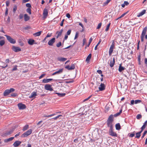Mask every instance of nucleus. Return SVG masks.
I'll list each match as a JSON object with an SVG mask.
<instances>
[{
	"label": "nucleus",
	"instance_id": "nucleus-57",
	"mask_svg": "<svg viewBox=\"0 0 147 147\" xmlns=\"http://www.w3.org/2000/svg\"><path fill=\"white\" fill-rule=\"evenodd\" d=\"M10 92H13L15 91V89L13 88H11L9 90Z\"/></svg>",
	"mask_w": 147,
	"mask_h": 147
},
{
	"label": "nucleus",
	"instance_id": "nucleus-3",
	"mask_svg": "<svg viewBox=\"0 0 147 147\" xmlns=\"http://www.w3.org/2000/svg\"><path fill=\"white\" fill-rule=\"evenodd\" d=\"M6 37L7 40L11 43L15 44L16 42L15 39L12 38L10 36L7 35H5Z\"/></svg>",
	"mask_w": 147,
	"mask_h": 147
},
{
	"label": "nucleus",
	"instance_id": "nucleus-58",
	"mask_svg": "<svg viewBox=\"0 0 147 147\" xmlns=\"http://www.w3.org/2000/svg\"><path fill=\"white\" fill-rule=\"evenodd\" d=\"M86 39L85 38H84L83 39V46H84L86 43Z\"/></svg>",
	"mask_w": 147,
	"mask_h": 147
},
{
	"label": "nucleus",
	"instance_id": "nucleus-22",
	"mask_svg": "<svg viewBox=\"0 0 147 147\" xmlns=\"http://www.w3.org/2000/svg\"><path fill=\"white\" fill-rule=\"evenodd\" d=\"M115 63V59L113 58V60L111 61L110 63V66L111 67H112L113 66Z\"/></svg>",
	"mask_w": 147,
	"mask_h": 147
},
{
	"label": "nucleus",
	"instance_id": "nucleus-53",
	"mask_svg": "<svg viewBox=\"0 0 147 147\" xmlns=\"http://www.w3.org/2000/svg\"><path fill=\"white\" fill-rule=\"evenodd\" d=\"M8 8L7 7L6 8V11L5 13V16H6L8 14Z\"/></svg>",
	"mask_w": 147,
	"mask_h": 147
},
{
	"label": "nucleus",
	"instance_id": "nucleus-38",
	"mask_svg": "<svg viewBox=\"0 0 147 147\" xmlns=\"http://www.w3.org/2000/svg\"><path fill=\"white\" fill-rule=\"evenodd\" d=\"M92 40H93V39L92 37H91L90 38L88 44V45H87V47H89V46L91 43V42L92 41Z\"/></svg>",
	"mask_w": 147,
	"mask_h": 147
},
{
	"label": "nucleus",
	"instance_id": "nucleus-31",
	"mask_svg": "<svg viewBox=\"0 0 147 147\" xmlns=\"http://www.w3.org/2000/svg\"><path fill=\"white\" fill-rule=\"evenodd\" d=\"M115 127L116 129L119 130L121 129V126L119 123H117L116 124Z\"/></svg>",
	"mask_w": 147,
	"mask_h": 147
},
{
	"label": "nucleus",
	"instance_id": "nucleus-49",
	"mask_svg": "<svg viewBox=\"0 0 147 147\" xmlns=\"http://www.w3.org/2000/svg\"><path fill=\"white\" fill-rule=\"evenodd\" d=\"M110 2V1H109L108 0H107L105 2L103 3V5L105 6L106 5H107Z\"/></svg>",
	"mask_w": 147,
	"mask_h": 147
},
{
	"label": "nucleus",
	"instance_id": "nucleus-41",
	"mask_svg": "<svg viewBox=\"0 0 147 147\" xmlns=\"http://www.w3.org/2000/svg\"><path fill=\"white\" fill-rule=\"evenodd\" d=\"M142 115L141 114H138L136 116V118L138 119H140L142 118Z\"/></svg>",
	"mask_w": 147,
	"mask_h": 147
},
{
	"label": "nucleus",
	"instance_id": "nucleus-32",
	"mask_svg": "<svg viewBox=\"0 0 147 147\" xmlns=\"http://www.w3.org/2000/svg\"><path fill=\"white\" fill-rule=\"evenodd\" d=\"M34 42V40L33 39H30L28 41V44L31 45H32L33 44Z\"/></svg>",
	"mask_w": 147,
	"mask_h": 147
},
{
	"label": "nucleus",
	"instance_id": "nucleus-48",
	"mask_svg": "<svg viewBox=\"0 0 147 147\" xmlns=\"http://www.w3.org/2000/svg\"><path fill=\"white\" fill-rule=\"evenodd\" d=\"M110 2V1H109L108 0H107L105 2L103 3V5L105 6L106 5H107Z\"/></svg>",
	"mask_w": 147,
	"mask_h": 147
},
{
	"label": "nucleus",
	"instance_id": "nucleus-8",
	"mask_svg": "<svg viewBox=\"0 0 147 147\" xmlns=\"http://www.w3.org/2000/svg\"><path fill=\"white\" fill-rule=\"evenodd\" d=\"M18 106L19 109L20 110L24 109L26 108V106L25 105L21 103H19L18 104Z\"/></svg>",
	"mask_w": 147,
	"mask_h": 147
},
{
	"label": "nucleus",
	"instance_id": "nucleus-21",
	"mask_svg": "<svg viewBox=\"0 0 147 147\" xmlns=\"http://www.w3.org/2000/svg\"><path fill=\"white\" fill-rule=\"evenodd\" d=\"M57 59L59 61L64 62L67 60V59L64 57H59L57 58Z\"/></svg>",
	"mask_w": 147,
	"mask_h": 147
},
{
	"label": "nucleus",
	"instance_id": "nucleus-37",
	"mask_svg": "<svg viewBox=\"0 0 147 147\" xmlns=\"http://www.w3.org/2000/svg\"><path fill=\"white\" fill-rule=\"evenodd\" d=\"M26 12L30 15L31 14V9L30 8H28L26 9Z\"/></svg>",
	"mask_w": 147,
	"mask_h": 147
},
{
	"label": "nucleus",
	"instance_id": "nucleus-2",
	"mask_svg": "<svg viewBox=\"0 0 147 147\" xmlns=\"http://www.w3.org/2000/svg\"><path fill=\"white\" fill-rule=\"evenodd\" d=\"M115 43L114 40L112 41V44L111 45L109 51V54L110 55H111L112 53L114 48L115 46Z\"/></svg>",
	"mask_w": 147,
	"mask_h": 147
},
{
	"label": "nucleus",
	"instance_id": "nucleus-61",
	"mask_svg": "<svg viewBox=\"0 0 147 147\" xmlns=\"http://www.w3.org/2000/svg\"><path fill=\"white\" fill-rule=\"evenodd\" d=\"M17 65L15 66L12 69V71H14L17 70Z\"/></svg>",
	"mask_w": 147,
	"mask_h": 147
},
{
	"label": "nucleus",
	"instance_id": "nucleus-56",
	"mask_svg": "<svg viewBox=\"0 0 147 147\" xmlns=\"http://www.w3.org/2000/svg\"><path fill=\"white\" fill-rule=\"evenodd\" d=\"M64 20H65V19H63L61 21V23L60 24V25L61 26H63V22H64Z\"/></svg>",
	"mask_w": 147,
	"mask_h": 147
},
{
	"label": "nucleus",
	"instance_id": "nucleus-46",
	"mask_svg": "<svg viewBox=\"0 0 147 147\" xmlns=\"http://www.w3.org/2000/svg\"><path fill=\"white\" fill-rule=\"evenodd\" d=\"M141 102V101L140 100H135V104L139 103Z\"/></svg>",
	"mask_w": 147,
	"mask_h": 147
},
{
	"label": "nucleus",
	"instance_id": "nucleus-36",
	"mask_svg": "<svg viewBox=\"0 0 147 147\" xmlns=\"http://www.w3.org/2000/svg\"><path fill=\"white\" fill-rule=\"evenodd\" d=\"M29 127V126L28 125H26L25 126L23 127V128L22 129V130L23 131H25L27 129H28Z\"/></svg>",
	"mask_w": 147,
	"mask_h": 147
},
{
	"label": "nucleus",
	"instance_id": "nucleus-45",
	"mask_svg": "<svg viewBox=\"0 0 147 147\" xmlns=\"http://www.w3.org/2000/svg\"><path fill=\"white\" fill-rule=\"evenodd\" d=\"M62 45V43L61 42H59L58 43H57L56 44V46L57 47H60Z\"/></svg>",
	"mask_w": 147,
	"mask_h": 147
},
{
	"label": "nucleus",
	"instance_id": "nucleus-55",
	"mask_svg": "<svg viewBox=\"0 0 147 147\" xmlns=\"http://www.w3.org/2000/svg\"><path fill=\"white\" fill-rule=\"evenodd\" d=\"M71 30H69L67 32V35H69L71 33Z\"/></svg>",
	"mask_w": 147,
	"mask_h": 147
},
{
	"label": "nucleus",
	"instance_id": "nucleus-63",
	"mask_svg": "<svg viewBox=\"0 0 147 147\" xmlns=\"http://www.w3.org/2000/svg\"><path fill=\"white\" fill-rule=\"evenodd\" d=\"M109 107H107V106H106L105 107V111H106V112H107L109 110Z\"/></svg>",
	"mask_w": 147,
	"mask_h": 147
},
{
	"label": "nucleus",
	"instance_id": "nucleus-59",
	"mask_svg": "<svg viewBox=\"0 0 147 147\" xmlns=\"http://www.w3.org/2000/svg\"><path fill=\"white\" fill-rule=\"evenodd\" d=\"M17 94L16 93H13L11 94V96L13 97H15L16 96Z\"/></svg>",
	"mask_w": 147,
	"mask_h": 147
},
{
	"label": "nucleus",
	"instance_id": "nucleus-39",
	"mask_svg": "<svg viewBox=\"0 0 147 147\" xmlns=\"http://www.w3.org/2000/svg\"><path fill=\"white\" fill-rule=\"evenodd\" d=\"M5 42L4 40H2L0 41V45L1 46H3L5 44Z\"/></svg>",
	"mask_w": 147,
	"mask_h": 147
},
{
	"label": "nucleus",
	"instance_id": "nucleus-15",
	"mask_svg": "<svg viewBox=\"0 0 147 147\" xmlns=\"http://www.w3.org/2000/svg\"><path fill=\"white\" fill-rule=\"evenodd\" d=\"M21 143V142L19 141H16L13 144V145L14 147L18 146Z\"/></svg>",
	"mask_w": 147,
	"mask_h": 147
},
{
	"label": "nucleus",
	"instance_id": "nucleus-12",
	"mask_svg": "<svg viewBox=\"0 0 147 147\" xmlns=\"http://www.w3.org/2000/svg\"><path fill=\"white\" fill-rule=\"evenodd\" d=\"M55 38H53L51 40H49V41L48 42V44L49 46H53V43L55 42Z\"/></svg>",
	"mask_w": 147,
	"mask_h": 147
},
{
	"label": "nucleus",
	"instance_id": "nucleus-23",
	"mask_svg": "<svg viewBox=\"0 0 147 147\" xmlns=\"http://www.w3.org/2000/svg\"><path fill=\"white\" fill-rule=\"evenodd\" d=\"M125 69V67L121 66V64H119L118 70L119 72H121L122 71Z\"/></svg>",
	"mask_w": 147,
	"mask_h": 147
},
{
	"label": "nucleus",
	"instance_id": "nucleus-40",
	"mask_svg": "<svg viewBox=\"0 0 147 147\" xmlns=\"http://www.w3.org/2000/svg\"><path fill=\"white\" fill-rule=\"evenodd\" d=\"M110 25H111V23H109L107 25V26L106 27V28L105 30L106 31H107L109 30V28L110 26Z\"/></svg>",
	"mask_w": 147,
	"mask_h": 147
},
{
	"label": "nucleus",
	"instance_id": "nucleus-51",
	"mask_svg": "<svg viewBox=\"0 0 147 147\" xmlns=\"http://www.w3.org/2000/svg\"><path fill=\"white\" fill-rule=\"evenodd\" d=\"M102 23H100L98 24V25L97 27V29H99L100 28L101 26Z\"/></svg>",
	"mask_w": 147,
	"mask_h": 147
},
{
	"label": "nucleus",
	"instance_id": "nucleus-9",
	"mask_svg": "<svg viewBox=\"0 0 147 147\" xmlns=\"http://www.w3.org/2000/svg\"><path fill=\"white\" fill-rule=\"evenodd\" d=\"M75 64H72L71 66H70L69 65H67L65 67V69L68 70L74 69L75 68Z\"/></svg>",
	"mask_w": 147,
	"mask_h": 147
},
{
	"label": "nucleus",
	"instance_id": "nucleus-42",
	"mask_svg": "<svg viewBox=\"0 0 147 147\" xmlns=\"http://www.w3.org/2000/svg\"><path fill=\"white\" fill-rule=\"evenodd\" d=\"M24 16L23 15V14L22 13H20V15L19 16V19L21 20L24 17Z\"/></svg>",
	"mask_w": 147,
	"mask_h": 147
},
{
	"label": "nucleus",
	"instance_id": "nucleus-27",
	"mask_svg": "<svg viewBox=\"0 0 147 147\" xmlns=\"http://www.w3.org/2000/svg\"><path fill=\"white\" fill-rule=\"evenodd\" d=\"M42 33V31H40L34 33L33 34V35L35 36H39Z\"/></svg>",
	"mask_w": 147,
	"mask_h": 147
},
{
	"label": "nucleus",
	"instance_id": "nucleus-17",
	"mask_svg": "<svg viewBox=\"0 0 147 147\" xmlns=\"http://www.w3.org/2000/svg\"><path fill=\"white\" fill-rule=\"evenodd\" d=\"M63 30V29H62L60 30L59 31L57 32L56 34H57V36H56V38H58L59 36L61 35Z\"/></svg>",
	"mask_w": 147,
	"mask_h": 147
},
{
	"label": "nucleus",
	"instance_id": "nucleus-14",
	"mask_svg": "<svg viewBox=\"0 0 147 147\" xmlns=\"http://www.w3.org/2000/svg\"><path fill=\"white\" fill-rule=\"evenodd\" d=\"M63 69H62V68L61 69H59V70H58L56 72H55L53 73V74H52V75L54 76V75H55V74H60L63 72Z\"/></svg>",
	"mask_w": 147,
	"mask_h": 147
},
{
	"label": "nucleus",
	"instance_id": "nucleus-62",
	"mask_svg": "<svg viewBox=\"0 0 147 147\" xmlns=\"http://www.w3.org/2000/svg\"><path fill=\"white\" fill-rule=\"evenodd\" d=\"M9 4V1H7L6 3V6L7 7H8Z\"/></svg>",
	"mask_w": 147,
	"mask_h": 147
},
{
	"label": "nucleus",
	"instance_id": "nucleus-25",
	"mask_svg": "<svg viewBox=\"0 0 147 147\" xmlns=\"http://www.w3.org/2000/svg\"><path fill=\"white\" fill-rule=\"evenodd\" d=\"M24 19L25 21H27L29 20L30 17L27 14H25L24 15Z\"/></svg>",
	"mask_w": 147,
	"mask_h": 147
},
{
	"label": "nucleus",
	"instance_id": "nucleus-13",
	"mask_svg": "<svg viewBox=\"0 0 147 147\" xmlns=\"http://www.w3.org/2000/svg\"><path fill=\"white\" fill-rule=\"evenodd\" d=\"M12 50L15 52H18L21 51V49L18 47L13 46L12 48Z\"/></svg>",
	"mask_w": 147,
	"mask_h": 147
},
{
	"label": "nucleus",
	"instance_id": "nucleus-44",
	"mask_svg": "<svg viewBox=\"0 0 147 147\" xmlns=\"http://www.w3.org/2000/svg\"><path fill=\"white\" fill-rule=\"evenodd\" d=\"M147 133V131L146 130V131H145L143 134V135L141 137V138L142 139L143 138L144 136H145V135Z\"/></svg>",
	"mask_w": 147,
	"mask_h": 147
},
{
	"label": "nucleus",
	"instance_id": "nucleus-7",
	"mask_svg": "<svg viewBox=\"0 0 147 147\" xmlns=\"http://www.w3.org/2000/svg\"><path fill=\"white\" fill-rule=\"evenodd\" d=\"M45 88L47 90H49L51 91L53 90L51 86L49 84H46L45 86Z\"/></svg>",
	"mask_w": 147,
	"mask_h": 147
},
{
	"label": "nucleus",
	"instance_id": "nucleus-10",
	"mask_svg": "<svg viewBox=\"0 0 147 147\" xmlns=\"http://www.w3.org/2000/svg\"><path fill=\"white\" fill-rule=\"evenodd\" d=\"M48 11L47 9L45 8L44 9L43 12V18H46L47 17L48 15Z\"/></svg>",
	"mask_w": 147,
	"mask_h": 147
},
{
	"label": "nucleus",
	"instance_id": "nucleus-24",
	"mask_svg": "<svg viewBox=\"0 0 147 147\" xmlns=\"http://www.w3.org/2000/svg\"><path fill=\"white\" fill-rule=\"evenodd\" d=\"M14 138V137H11L9 138L6 139L4 140V142L5 143H7L9 142L12 141Z\"/></svg>",
	"mask_w": 147,
	"mask_h": 147
},
{
	"label": "nucleus",
	"instance_id": "nucleus-4",
	"mask_svg": "<svg viewBox=\"0 0 147 147\" xmlns=\"http://www.w3.org/2000/svg\"><path fill=\"white\" fill-rule=\"evenodd\" d=\"M147 30V27H145L143 29L141 36V40L142 42L144 41V38L146 34Z\"/></svg>",
	"mask_w": 147,
	"mask_h": 147
},
{
	"label": "nucleus",
	"instance_id": "nucleus-16",
	"mask_svg": "<svg viewBox=\"0 0 147 147\" xmlns=\"http://www.w3.org/2000/svg\"><path fill=\"white\" fill-rule=\"evenodd\" d=\"M36 96V92H33L31 93L30 95L29 96V98H34Z\"/></svg>",
	"mask_w": 147,
	"mask_h": 147
},
{
	"label": "nucleus",
	"instance_id": "nucleus-33",
	"mask_svg": "<svg viewBox=\"0 0 147 147\" xmlns=\"http://www.w3.org/2000/svg\"><path fill=\"white\" fill-rule=\"evenodd\" d=\"M55 93L57 94L59 96L61 97L64 96L65 95V93Z\"/></svg>",
	"mask_w": 147,
	"mask_h": 147
},
{
	"label": "nucleus",
	"instance_id": "nucleus-11",
	"mask_svg": "<svg viewBox=\"0 0 147 147\" xmlns=\"http://www.w3.org/2000/svg\"><path fill=\"white\" fill-rule=\"evenodd\" d=\"M105 86L104 84L101 83L98 89L100 91H102L105 89Z\"/></svg>",
	"mask_w": 147,
	"mask_h": 147
},
{
	"label": "nucleus",
	"instance_id": "nucleus-54",
	"mask_svg": "<svg viewBox=\"0 0 147 147\" xmlns=\"http://www.w3.org/2000/svg\"><path fill=\"white\" fill-rule=\"evenodd\" d=\"M46 74H42L39 78V79H41L42 78L44 77V76H45Z\"/></svg>",
	"mask_w": 147,
	"mask_h": 147
},
{
	"label": "nucleus",
	"instance_id": "nucleus-60",
	"mask_svg": "<svg viewBox=\"0 0 147 147\" xmlns=\"http://www.w3.org/2000/svg\"><path fill=\"white\" fill-rule=\"evenodd\" d=\"M97 72L99 74H102V71L100 70H97Z\"/></svg>",
	"mask_w": 147,
	"mask_h": 147
},
{
	"label": "nucleus",
	"instance_id": "nucleus-19",
	"mask_svg": "<svg viewBox=\"0 0 147 147\" xmlns=\"http://www.w3.org/2000/svg\"><path fill=\"white\" fill-rule=\"evenodd\" d=\"M13 132V131L11 130H10L9 131H7L4 134H3V136H6L8 135H9L11 134Z\"/></svg>",
	"mask_w": 147,
	"mask_h": 147
},
{
	"label": "nucleus",
	"instance_id": "nucleus-64",
	"mask_svg": "<svg viewBox=\"0 0 147 147\" xmlns=\"http://www.w3.org/2000/svg\"><path fill=\"white\" fill-rule=\"evenodd\" d=\"M124 3L126 5H128L129 4V3L127 1H124Z\"/></svg>",
	"mask_w": 147,
	"mask_h": 147
},
{
	"label": "nucleus",
	"instance_id": "nucleus-6",
	"mask_svg": "<svg viewBox=\"0 0 147 147\" xmlns=\"http://www.w3.org/2000/svg\"><path fill=\"white\" fill-rule=\"evenodd\" d=\"M113 128L109 129V135L112 136L117 137V135L116 133L113 131Z\"/></svg>",
	"mask_w": 147,
	"mask_h": 147
},
{
	"label": "nucleus",
	"instance_id": "nucleus-30",
	"mask_svg": "<svg viewBox=\"0 0 147 147\" xmlns=\"http://www.w3.org/2000/svg\"><path fill=\"white\" fill-rule=\"evenodd\" d=\"M91 54H90L87 57L86 61L87 62H89V61L91 58Z\"/></svg>",
	"mask_w": 147,
	"mask_h": 147
},
{
	"label": "nucleus",
	"instance_id": "nucleus-50",
	"mask_svg": "<svg viewBox=\"0 0 147 147\" xmlns=\"http://www.w3.org/2000/svg\"><path fill=\"white\" fill-rule=\"evenodd\" d=\"M26 7H28V8H30L31 7V5L29 3H26Z\"/></svg>",
	"mask_w": 147,
	"mask_h": 147
},
{
	"label": "nucleus",
	"instance_id": "nucleus-5",
	"mask_svg": "<svg viewBox=\"0 0 147 147\" xmlns=\"http://www.w3.org/2000/svg\"><path fill=\"white\" fill-rule=\"evenodd\" d=\"M32 130L31 129H29L27 131L24 133L22 135V136L23 137H26L30 135L32 132Z\"/></svg>",
	"mask_w": 147,
	"mask_h": 147
},
{
	"label": "nucleus",
	"instance_id": "nucleus-18",
	"mask_svg": "<svg viewBox=\"0 0 147 147\" xmlns=\"http://www.w3.org/2000/svg\"><path fill=\"white\" fill-rule=\"evenodd\" d=\"M52 79H44L43 80L42 82L44 83H46L49 82L50 81L53 80Z\"/></svg>",
	"mask_w": 147,
	"mask_h": 147
},
{
	"label": "nucleus",
	"instance_id": "nucleus-47",
	"mask_svg": "<svg viewBox=\"0 0 147 147\" xmlns=\"http://www.w3.org/2000/svg\"><path fill=\"white\" fill-rule=\"evenodd\" d=\"M146 126L145 125H143V126L141 127V130L140 131H141L142 132L143 131L144 129L145 128Z\"/></svg>",
	"mask_w": 147,
	"mask_h": 147
},
{
	"label": "nucleus",
	"instance_id": "nucleus-34",
	"mask_svg": "<svg viewBox=\"0 0 147 147\" xmlns=\"http://www.w3.org/2000/svg\"><path fill=\"white\" fill-rule=\"evenodd\" d=\"M122 111V109H121L119 111V112L117 113L116 114L114 115L113 116L115 117H117L120 115V114L121 113Z\"/></svg>",
	"mask_w": 147,
	"mask_h": 147
},
{
	"label": "nucleus",
	"instance_id": "nucleus-26",
	"mask_svg": "<svg viewBox=\"0 0 147 147\" xmlns=\"http://www.w3.org/2000/svg\"><path fill=\"white\" fill-rule=\"evenodd\" d=\"M142 132H141V131H140L137 133L136 134V136L135 137L136 138H139L141 134L142 133Z\"/></svg>",
	"mask_w": 147,
	"mask_h": 147
},
{
	"label": "nucleus",
	"instance_id": "nucleus-52",
	"mask_svg": "<svg viewBox=\"0 0 147 147\" xmlns=\"http://www.w3.org/2000/svg\"><path fill=\"white\" fill-rule=\"evenodd\" d=\"M92 95L89 96L88 98L84 100H83V102H84L85 101L88 100L92 97Z\"/></svg>",
	"mask_w": 147,
	"mask_h": 147
},
{
	"label": "nucleus",
	"instance_id": "nucleus-29",
	"mask_svg": "<svg viewBox=\"0 0 147 147\" xmlns=\"http://www.w3.org/2000/svg\"><path fill=\"white\" fill-rule=\"evenodd\" d=\"M9 93H10L9 89L6 90L4 92L3 94L4 96L7 95Z\"/></svg>",
	"mask_w": 147,
	"mask_h": 147
},
{
	"label": "nucleus",
	"instance_id": "nucleus-35",
	"mask_svg": "<svg viewBox=\"0 0 147 147\" xmlns=\"http://www.w3.org/2000/svg\"><path fill=\"white\" fill-rule=\"evenodd\" d=\"M17 9V6L16 5H14L13 7V11L14 13H15Z\"/></svg>",
	"mask_w": 147,
	"mask_h": 147
},
{
	"label": "nucleus",
	"instance_id": "nucleus-28",
	"mask_svg": "<svg viewBox=\"0 0 147 147\" xmlns=\"http://www.w3.org/2000/svg\"><path fill=\"white\" fill-rule=\"evenodd\" d=\"M56 115L55 114V113H54V114H51V115H45V114H44L43 116V117H51L52 116H53L55 115Z\"/></svg>",
	"mask_w": 147,
	"mask_h": 147
},
{
	"label": "nucleus",
	"instance_id": "nucleus-43",
	"mask_svg": "<svg viewBox=\"0 0 147 147\" xmlns=\"http://www.w3.org/2000/svg\"><path fill=\"white\" fill-rule=\"evenodd\" d=\"M78 35H79L78 32H76V33L75 34V38H74V39H76L78 37Z\"/></svg>",
	"mask_w": 147,
	"mask_h": 147
},
{
	"label": "nucleus",
	"instance_id": "nucleus-1",
	"mask_svg": "<svg viewBox=\"0 0 147 147\" xmlns=\"http://www.w3.org/2000/svg\"><path fill=\"white\" fill-rule=\"evenodd\" d=\"M113 116L111 115L109 117L107 121V125L108 127H110V129L113 128Z\"/></svg>",
	"mask_w": 147,
	"mask_h": 147
},
{
	"label": "nucleus",
	"instance_id": "nucleus-20",
	"mask_svg": "<svg viewBox=\"0 0 147 147\" xmlns=\"http://www.w3.org/2000/svg\"><path fill=\"white\" fill-rule=\"evenodd\" d=\"M146 11L144 9L142 10V11L139 13L138 15L137 16L138 17H140L146 13Z\"/></svg>",
	"mask_w": 147,
	"mask_h": 147
}]
</instances>
